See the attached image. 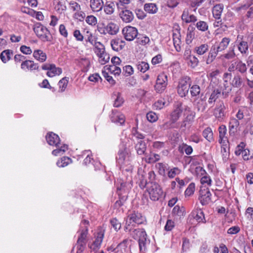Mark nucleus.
Returning a JSON list of instances; mask_svg holds the SVG:
<instances>
[{"label":"nucleus","mask_w":253,"mask_h":253,"mask_svg":"<svg viewBox=\"0 0 253 253\" xmlns=\"http://www.w3.org/2000/svg\"><path fill=\"white\" fill-rule=\"evenodd\" d=\"M57 147V149L53 150L52 152V155L55 156L63 155L68 148V146L66 144H64L61 147H59V145H58V147Z\"/></svg>","instance_id":"42"},{"label":"nucleus","mask_w":253,"mask_h":253,"mask_svg":"<svg viewBox=\"0 0 253 253\" xmlns=\"http://www.w3.org/2000/svg\"><path fill=\"white\" fill-rule=\"evenodd\" d=\"M194 105L198 111L203 112L207 108V104L204 98H198L195 100Z\"/></svg>","instance_id":"24"},{"label":"nucleus","mask_w":253,"mask_h":253,"mask_svg":"<svg viewBox=\"0 0 253 253\" xmlns=\"http://www.w3.org/2000/svg\"><path fill=\"white\" fill-rule=\"evenodd\" d=\"M168 85L167 76L164 73H162L158 75L156 84L155 85V89L158 93L163 92Z\"/></svg>","instance_id":"8"},{"label":"nucleus","mask_w":253,"mask_h":253,"mask_svg":"<svg viewBox=\"0 0 253 253\" xmlns=\"http://www.w3.org/2000/svg\"><path fill=\"white\" fill-rule=\"evenodd\" d=\"M196 27L197 29L201 32H206L209 29L208 23L204 21H199L197 22Z\"/></svg>","instance_id":"46"},{"label":"nucleus","mask_w":253,"mask_h":253,"mask_svg":"<svg viewBox=\"0 0 253 253\" xmlns=\"http://www.w3.org/2000/svg\"><path fill=\"white\" fill-rule=\"evenodd\" d=\"M200 181L202 184L204 185L205 184H207L208 186H211V185L212 180L208 173L207 174V175H204L200 177Z\"/></svg>","instance_id":"60"},{"label":"nucleus","mask_w":253,"mask_h":253,"mask_svg":"<svg viewBox=\"0 0 253 253\" xmlns=\"http://www.w3.org/2000/svg\"><path fill=\"white\" fill-rule=\"evenodd\" d=\"M181 170L177 167H173L171 169H170L168 170V176L169 178H173L177 175H178Z\"/></svg>","instance_id":"47"},{"label":"nucleus","mask_w":253,"mask_h":253,"mask_svg":"<svg viewBox=\"0 0 253 253\" xmlns=\"http://www.w3.org/2000/svg\"><path fill=\"white\" fill-rule=\"evenodd\" d=\"M238 48L242 54H246L249 49L248 42L243 39L239 42L238 44Z\"/></svg>","instance_id":"40"},{"label":"nucleus","mask_w":253,"mask_h":253,"mask_svg":"<svg viewBox=\"0 0 253 253\" xmlns=\"http://www.w3.org/2000/svg\"><path fill=\"white\" fill-rule=\"evenodd\" d=\"M218 52L219 51L215 47L211 48L209 53L207 63L212 62L216 57Z\"/></svg>","instance_id":"43"},{"label":"nucleus","mask_w":253,"mask_h":253,"mask_svg":"<svg viewBox=\"0 0 253 253\" xmlns=\"http://www.w3.org/2000/svg\"><path fill=\"white\" fill-rule=\"evenodd\" d=\"M147 191L150 199L153 201H157L162 197L163 194L161 186L156 182H150L147 184Z\"/></svg>","instance_id":"3"},{"label":"nucleus","mask_w":253,"mask_h":253,"mask_svg":"<svg viewBox=\"0 0 253 253\" xmlns=\"http://www.w3.org/2000/svg\"><path fill=\"white\" fill-rule=\"evenodd\" d=\"M219 140L220 144H225L228 142L227 136V128L225 125H221L218 128Z\"/></svg>","instance_id":"18"},{"label":"nucleus","mask_w":253,"mask_h":253,"mask_svg":"<svg viewBox=\"0 0 253 253\" xmlns=\"http://www.w3.org/2000/svg\"><path fill=\"white\" fill-rule=\"evenodd\" d=\"M172 38L174 46L177 52H180L181 50V34L180 28L178 26L177 28H175L172 31Z\"/></svg>","instance_id":"11"},{"label":"nucleus","mask_w":253,"mask_h":253,"mask_svg":"<svg viewBox=\"0 0 253 253\" xmlns=\"http://www.w3.org/2000/svg\"><path fill=\"white\" fill-rule=\"evenodd\" d=\"M192 215L199 223H206V220L203 211L201 209H197L192 212Z\"/></svg>","instance_id":"25"},{"label":"nucleus","mask_w":253,"mask_h":253,"mask_svg":"<svg viewBox=\"0 0 253 253\" xmlns=\"http://www.w3.org/2000/svg\"><path fill=\"white\" fill-rule=\"evenodd\" d=\"M118 194L119 196V199L116 202L115 206L117 208H120L122 206L126 201L127 196L126 194L123 195L122 193H118Z\"/></svg>","instance_id":"48"},{"label":"nucleus","mask_w":253,"mask_h":253,"mask_svg":"<svg viewBox=\"0 0 253 253\" xmlns=\"http://www.w3.org/2000/svg\"><path fill=\"white\" fill-rule=\"evenodd\" d=\"M33 30L37 36L42 41L44 42L51 41L52 36L49 31L41 23H37L35 24Z\"/></svg>","instance_id":"4"},{"label":"nucleus","mask_w":253,"mask_h":253,"mask_svg":"<svg viewBox=\"0 0 253 253\" xmlns=\"http://www.w3.org/2000/svg\"><path fill=\"white\" fill-rule=\"evenodd\" d=\"M71 162L72 160L70 158L63 157L60 159V160L57 162L56 164L58 167L60 168H63L68 165Z\"/></svg>","instance_id":"44"},{"label":"nucleus","mask_w":253,"mask_h":253,"mask_svg":"<svg viewBox=\"0 0 253 253\" xmlns=\"http://www.w3.org/2000/svg\"><path fill=\"white\" fill-rule=\"evenodd\" d=\"M223 7V5L221 3L217 4L213 7L212 13L214 18L217 20L220 19Z\"/></svg>","instance_id":"23"},{"label":"nucleus","mask_w":253,"mask_h":253,"mask_svg":"<svg viewBox=\"0 0 253 253\" xmlns=\"http://www.w3.org/2000/svg\"><path fill=\"white\" fill-rule=\"evenodd\" d=\"M195 188V185L194 183H191L188 185L185 191V195L187 196H190L194 193Z\"/></svg>","instance_id":"58"},{"label":"nucleus","mask_w":253,"mask_h":253,"mask_svg":"<svg viewBox=\"0 0 253 253\" xmlns=\"http://www.w3.org/2000/svg\"><path fill=\"white\" fill-rule=\"evenodd\" d=\"M89 6L93 12H98L102 9L104 2L103 0H90Z\"/></svg>","instance_id":"17"},{"label":"nucleus","mask_w":253,"mask_h":253,"mask_svg":"<svg viewBox=\"0 0 253 253\" xmlns=\"http://www.w3.org/2000/svg\"><path fill=\"white\" fill-rule=\"evenodd\" d=\"M62 73V69L60 68H57L54 64H52L49 71L46 73V75L49 77H53L56 75H59Z\"/></svg>","instance_id":"38"},{"label":"nucleus","mask_w":253,"mask_h":253,"mask_svg":"<svg viewBox=\"0 0 253 253\" xmlns=\"http://www.w3.org/2000/svg\"><path fill=\"white\" fill-rule=\"evenodd\" d=\"M55 10L58 13H62L66 10L65 1L64 0H53Z\"/></svg>","instance_id":"21"},{"label":"nucleus","mask_w":253,"mask_h":253,"mask_svg":"<svg viewBox=\"0 0 253 253\" xmlns=\"http://www.w3.org/2000/svg\"><path fill=\"white\" fill-rule=\"evenodd\" d=\"M33 56L35 59L41 62L45 61L46 59V54L43 51L40 49L34 51Z\"/></svg>","instance_id":"36"},{"label":"nucleus","mask_w":253,"mask_h":253,"mask_svg":"<svg viewBox=\"0 0 253 253\" xmlns=\"http://www.w3.org/2000/svg\"><path fill=\"white\" fill-rule=\"evenodd\" d=\"M209 46L207 43L202 44L196 46L194 50L199 55H202L205 53L209 50Z\"/></svg>","instance_id":"41"},{"label":"nucleus","mask_w":253,"mask_h":253,"mask_svg":"<svg viewBox=\"0 0 253 253\" xmlns=\"http://www.w3.org/2000/svg\"><path fill=\"white\" fill-rule=\"evenodd\" d=\"M149 42V38L144 35H140L137 38V43L142 45H145L147 44H148Z\"/></svg>","instance_id":"49"},{"label":"nucleus","mask_w":253,"mask_h":253,"mask_svg":"<svg viewBox=\"0 0 253 253\" xmlns=\"http://www.w3.org/2000/svg\"><path fill=\"white\" fill-rule=\"evenodd\" d=\"M46 140L49 145L58 147L60 139L58 135L52 132L48 133L46 136Z\"/></svg>","instance_id":"15"},{"label":"nucleus","mask_w":253,"mask_h":253,"mask_svg":"<svg viewBox=\"0 0 253 253\" xmlns=\"http://www.w3.org/2000/svg\"><path fill=\"white\" fill-rule=\"evenodd\" d=\"M116 4L114 1L109 0L104 3V11L107 15H112L115 11Z\"/></svg>","instance_id":"20"},{"label":"nucleus","mask_w":253,"mask_h":253,"mask_svg":"<svg viewBox=\"0 0 253 253\" xmlns=\"http://www.w3.org/2000/svg\"><path fill=\"white\" fill-rule=\"evenodd\" d=\"M200 201L202 205L209 203L211 200V194L210 189L205 186H202L200 190Z\"/></svg>","instance_id":"10"},{"label":"nucleus","mask_w":253,"mask_h":253,"mask_svg":"<svg viewBox=\"0 0 253 253\" xmlns=\"http://www.w3.org/2000/svg\"><path fill=\"white\" fill-rule=\"evenodd\" d=\"M85 17V13L81 10L75 12L73 15V17L80 21H83L84 20Z\"/></svg>","instance_id":"56"},{"label":"nucleus","mask_w":253,"mask_h":253,"mask_svg":"<svg viewBox=\"0 0 253 253\" xmlns=\"http://www.w3.org/2000/svg\"><path fill=\"white\" fill-rule=\"evenodd\" d=\"M85 38H86V42H89L91 44H93L95 41V38L93 36L91 32L87 30L86 32Z\"/></svg>","instance_id":"62"},{"label":"nucleus","mask_w":253,"mask_h":253,"mask_svg":"<svg viewBox=\"0 0 253 253\" xmlns=\"http://www.w3.org/2000/svg\"><path fill=\"white\" fill-rule=\"evenodd\" d=\"M130 235L134 239H138L140 252L144 253L147 250V247L150 244L147 234L143 229H134Z\"/></svg>","instance_id":"1"},{"label":"nucleus","mask_w":253,"mask_h":253,"mask_svg":"<svg viewBox=\"0 0 253 253\" xmlns=\"http://www.w3.org/2000/svg\"><path fill=\"white\" fill-rule=\"evenodd\" d=\"M231 74L230 73H224V82L222 84V85H221L219 89H221V91H222V94L223 95H227L229 92L231 90V87L230 84L228 82V79H230Z\"/></svg>","instance_id":"14"},{"label":"nucleus","mask_w":253,"mask_h":253,"mask_svg":"<svg viewBox=\"0 0 253 253\" xmlns=\"http://www.w3.org/2000/svg\"><path fill=\"white\" fill-rule=\"evenodd\" d=\"M203 136L209 142L213 140V133L211 128L208 127L203 131Z\"/></svg>","instance_id":"45"},{"label":"nucleus","mask_w":253,"mask_h":253,"mask_svg":"<svg viewBox=\"0 0 253 253\" xmlns=\"http://www.w3.org/2000/svg\"><path fill=\"white\" fill-rule=\"evenodd\" d=\"M156 167L161 175H164L165 174L166 169L167 168L166 164L162 163H159L156 165Z\"/></svg>","instance_id":"61"},{"label":"nucleus","mask_w":253,"mask_h":253,"mask_svg":"<svg viewBox=\"0 0 253 253\" xmlns=\"http://www.w3.org/2000/svg\"><path fill=\"white\" fill-rule=\"evenodd\" d=\"M125 45V42L119 38L114 39L111 41V47L115 51H118L122 50Z\"/></svg>","instance_id":"16"},{"label":"nucleus","mask_w":253,"mask_h":253,"mask_svg":"<svg viewBox=\"0 0 253 253\" xmlns=\"http://www.w3.org/2000/svg\"><path fill=\"white\" fill-rule=\"evenodd\" d=\"M145 217L138 212L135 211L130 213L126 219L125 230L127 232H130L131 230V226H133L134 224H141L145 221Z\"/></svg>","instance_id":"2"},{"label":"nucleus","mask_w":253,"mask_h":253,"mask_svg":"<svg viewBox=\"0 0 253 253\" xmlns=\"http://www.w3.org/2000/svg\"><path fill=\"white\" fill-rule=\"evenodd\" d=\"M144 9L149 14H155L158 12V8L156 3H147L144 4Z\"/></svg>","instance_id":"27"},{"label":"nucleus","mask_w":253,"mask_h":253,"mask_svg":"<svg viewBox=\"0 0 253 253\" xmlns=\"http://www.w3.org/2000/svg\"><path fill=\"white\" fill-rule=\"evenodd\" d=\"M116 159L118 164L123 165L126 159L125 152L123 151H119Z\"/></svg>","instance_id":"57"},{"label":"nucleus","mask_w":253,"mask_h":253,"mask_svg":"<svg viewBox=\"0 0 253 253\" xmlns=\"http://www.w3.org/2000/svg\"><path fill=\"white\" fill-rule=\"evenodd\" d=\"M100 54H98L99 62H104V63H107L109 62L110 60V56L109 54L104 52L103 50L101 51V50L99 51Z\"/></svg>","instance_id":"51"},{"label":"nucleus","mask_w":253,"mask_h":253,"mask_svg":"<svg viewBox=\"0 0 253 253\" xmlns=\"http://www.w3.org/2000/svg\"><path fill=\"white\" fill-rule=\"evenodd\" d=\"M104 233L103 231H100L95 235V240L88 244V248L92 251L96 253L100 249L103 239L104 238Z\"/></svg>","instance_id":"7"},{"label":"nucleus","mask_w":253,"mask_h":253,"mask_svg":"<svg viewBox=\"0 0 253 253\" xmlns=\"http://www.w3.org/2000/svg\"><path fill=\"white\" fill-rule=\"evenodd\" d=\"M107 34L110 35H116L119 31V26L113 22H110L106 25Z\"/></svg>","instance_id":"26"},{"label":"nucleus","mask_w":253,"mask_h":253,"mask_svg":"<svg viewBox=\"0 0 253 253\" xmlns=\"http://www.w3.org/2000/svg\"><path fill=\"white\" fill-rule=\"evenodd\" d=\"M88 235V227L85 226L81 230V233L78 237L77 242V253H83L86 247L87 236Z\"/></svg>","instance_id":"6"},{"label":"nucleus","mask_w":253,"mask_h":253,"mask_svg":"<svg viewBox=\"0 0 253 253\" xmlns=\"http://www.w3.org/2000/svg\"><path fill=\"white\" fill-rule=\"evenodd\" d=\"M135 149L138 155L144 154L146 150V143L143 140H140L135 144Z\"/></svg>","instance_id":"29"},{"label":"nucleus","mask_w":253,"mask_h":253,"mask_svg":"<svg viewBox=\"0 0 253 253\" xmlns=\"http://www.w3.org/2000/svg\"><path fill=\"white\" fill-rule=\"evenodd\" d=\"M85 22L88 25L94 26L97 23V18L92 15H88L85 19Z\"/></svg>","instance_id":"52"},{"label":"nucleus","mask_w":253,"mask_h":253,"mask_svg":"<svg viewBox=\"0 0 253 253\" xmlns=\"http://www.w3.org/2000/svg\"><path fill=\"white\" fill-rule=\"evenodd\" d=\"M13 55V53L11 50L6 49L0 53V58L3 63H6L12 58Z\"/></svg>","instance_id":"30"},{"label":"nucleus","mask_w":253,"mask_h":253,"mask_svg":"<svg viewBox=\"0 0 253 253\" xmlns=\"http://www.w3.org/2000/svg\"><path fill=\"white\" fill-rule=\"evenodd\" d=\"M239 126L238 120L235 118L230 119L229 123V133L230 135L234 134L237 131V129Z\"/></svg>","instance_id":"28"},{"label":"nucleus","mask_w":253,"mask_h":253,"mask_svg":"<svg viewBox=\"0 0 253 253\" xmlns=\"http://www.w3.org/2000/svg\"><path fill=\"white\" fill-rule=\"evenodd\" d=\"M181 19L186 23H194L197 21V17L194 14H189L188 9H184L181 15Z\"/></svg>","instance_id":"19"},{"label":"nucleus","mask_w":253,"mask_h":253,"mask_svg":"<svg viewBox=\"0 0 253 253\" xmlns=\"http://www.w3.org/2000/svg\"><path fill=\"white\" fill-rule=\"evenodd\" d=\"M221 93V89L219 88L214 89L211 93L208 100L210 104H212L218 98Z\"/></svg>","instance_id":"39"},{"label":"nucleus","mask_w":253,"mask_h":253,"mask_svg":"<svg viewBox=\"0 0 253 253\" xmlns=\"http://www.w3.org/2000/svg\"><path fill=\"white\" fill-rule=\"evenodd\" d=\"M110 119L112 122L120 125H124L126 121L125 115L116 109L112 111Z\"/></svg>","instance_id":"13"},{"label":"nucleus","mask_w":253,"mask_h":253,"mask_svg":"<svg viewBox=\"0 0 253 253\" xmlns=\"http://www.w3.org/2000/svg\"><path fill=\"white\" fill-rule=\"evenodd\" d=\"M182 112V107L181 104L177 105L170 115L171 121H172V123H175L179 119Z\"/></svg>","instance_id":"22"},{"label":"nucleus","mask_w":253,"mask_h":253,"mask_svg":"<svg viewBox=\"0 0 253 253\" xmlns=\"http://www.w3.org/2000/svg\"><path fill=\"white\" fill-rule=\"evenodd\" d=\"M147 120L151 122L154 123L157 121L158 117L157 115L154 112H149L146 114Z\"/></svg>","instance_id":"55"},{"label":"nucleus","mask_w":253,"mask_h":253,"mask_svg":"<svg viewBox=\"0 0 253 253\" xmlns=\"http://www.w3.org/2000/svg\"><path fill=\"white\" fill-rule=\"evenodd\" d=\"M187 34L186 38V42L187 44H190L193 40L195 38V28L193 27L190 26L188 28Z\"/></svg>","instance_id":"37"},{"label":"nucleus","mask_w":253,"mask_h":253,"mask_svg":"<svg viewBox=\"0 0 253 253\" xmlns=\"http://www.w3.org/2000/svg\"><path fill=\"white\" fill-rule=\"evenodd\" d=\"M122 34L126 40L132 41L137 36L138 32L137 28L131 26H126L122 30Z\"/></svg>","instance_id":"9"},{"label":"nucleus","mask_w":253,"mask_h":253,"mask_svg":"<svg viewBox=\"0 0 253 253\" xmlns=\"http://www.w3.org/2000/svg\"><path fill=\"white\" fill-rule=\"evenodd\" d=\"M110 223L112 227H113L116 231L119 230L121 227V223L115 218L110 220Z\"/></svg>","instance_id":"63"},{"label":"nucleus","mask_w":253,"mask_h":253,"mask_svg":"<svg viewBox=\"0 0 253 253\" xmlns=\"http://www.w3.org/2000/svg\"><path fill=\"white\" fill-rule=\"evenodd\" d=\"M91 152L90 150H85L82 152L81 155L79 156V159L85 157L83 164L86 166L89 164L93 159L91 158Z\"/></svg>","instance_id":"31"},{"label":"nucleus","mask_w":253,"mask_h":253,"mask_svg":"<svg viewBox=\"0 0 253 253\" xmlns=\"http://www.w3.org/2000/svg\"><path fill=\"white\" fill-rule=\"evenodd\" d=\"M200 87L198 85H193L190 89V92L193 96H196L199 95L200 93Z\"/></svg>","instance_id":"64"},{"label":"nucleus","mask_w":253,"mask_h":253,"mask_svg":"<svg viewBox=\"0 0 253 253\" xmlns=\"http://www.w3.org/2000/svg\"><path fill=\"white\" fill-rule=\"evenodd\" d=\"M68 83V80L65 77L60 80L58 83V85L60 91L61 92L64 91L67 87Z\"/></svg>","instance_id":"53"},{"label":"nucleus","mask_w":253,"mask_h":253,"mask_svg":"<svg viewBox=\"0 0 253 253\" xmlns=\"http://www.w3.org/2000/svg\"><path fill=\"white\" fill-rule=\"evenodd\" d=\"M231 41V40L229 38L224 37L223 38L221 42H219L218 46L216 49L219 51H222L226 49Z\"/></svg>","instance_id":"35"},{"label":"nucleus","mask_w":253,"mask_h":253,"mask_svg":"<svg viewBox=\"0 0 253 253\" xmlns=\"http://www.w3.org/2000/svg\"><path fill=\"white\" fill-rule=\"evenodd\" d=\"M70 8L73 11L77 12L78 11H80L81 10V7L80 5L75 1H71L69 3Z\"/></svg>","instance_id":"59"},{"label":"nucleus","mask_w":253,"mask_h":253,"mask_svg":"<svg viewBox=\"0 0 253 253\" xmlns=\"http://www.w3.org/2000/svg\"><path fill=\"white\" fill-rule=\"evenodd\" d=\"M160 159V156L159 154L154 153H150L145 156V160L147 163H154Z\"/></svg>","instance_id":"33"},{"label":"nucleus","mask_w":253,"mask_h":253,"mask_svg":"<svg viewBox=\"0 0 253 253\" xmlns=\"http://www.w3.org/2000/svg\"><path fill=\"white\" fill-rule=\"evenodd\" d=\"M119 10V16L124 22L127 23L133 21L134 15L132 11L126 8H120Z\"/></svg>","instance_id":"12"},{"label":"nucleus","mask_w":253,"mask_h":253,"mask_svg":"<svg viewBox=\"0 0 253 253\" xmlns=\"http://www.w3.org/2000/svg\"><path fill=\"white\" fill-rule=\"evenodd\" d=\"M195 174L197 177H201L204 175H207V172L203 167L200 166L197 167L195 169Z\"/></svg>","instance_id":"54"},{"label":"nucleus","mask_w":253,"mask_h":253,"mask_svg":"<svg viewBox=\"0 0 253 253\" xmlns=\"http://www.w3.org/2000/svg\"><path fill=\"white\" fill-rule=\"evenodd\" d=\"M224 106L222 103V104H220L218 107L215 109L214 115L216 118L220 119L224 116Z\"/></svg>","instance_id":"50"},{"label":"nucleus","mask_w":253,"mask_h":253,"mask_svg":"<svg viewBox=\"0 0 253 253\" xmlns=\"http://www.w3.org/2000/svg\"><path fill=\"white\" fill-rule=\"evenodd\" d=\"M112 97L115 99L114 106L115 107H120L124 102V99L120 92L114 93Z\"/></svg>","instance_id":"34"},{"label":"nucleus","mask_w":253,"mask_h":253,"mask_svg":"<svg viewBox=\"0 0 253 253\" xmlns=\"http://www.w3.org/2000/svg\"><path fill=\"white\" fill-rule=\"evenodd\" d=\"M191 84L190 78L185 76L180 79L177 86V92L181 97L185 96L188 93Z\"/></svg>","instance_id":"5"},{"label":"nucleus","mask_w":253,"mask_h":253,"mask_svg":"<svg viewBox=\"0 0 253 253\" xmlns=\"http://www.w3.org/2000/svg\"><path fill=\"white\" fill-rule=\"evenodd\" d=\"M105 70L109 74L114 75H119L121 72V69L117 67L116 64H111L105 67Z\"/></svg>","instance_id":"32"}]
</instances>
